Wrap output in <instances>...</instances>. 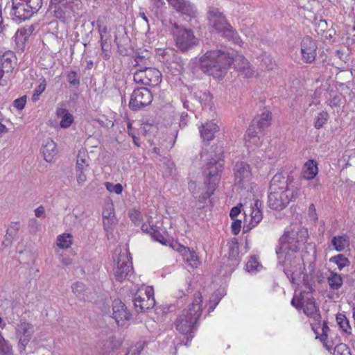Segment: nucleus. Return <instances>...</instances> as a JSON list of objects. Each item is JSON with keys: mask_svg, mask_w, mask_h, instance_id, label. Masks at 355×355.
Masks as SVG:
<instances>
[{"mask_svg": "<svg viewBox=\"0 0 355 355\" xmlns=\"http://www.w3.org/2000/svg\"><path fill=\"white\" fill-rule=\"evenodd\" d=\"M308 237L307 229L295 224L288 227L279 240L276 253L279 261L284 262V272L293 283L300 277L304 269L301 259L293 257V253L306 242Z\"/></svg>", "mask_w": 355, "mask_h": 355, "instance_id": "1", "label": "nucleus"}, {"mask_svg": "<svg viewBox=\"0 0 355 355\" xmlns=\"http://www.w3.org/2000/svg\"><path fill=\"white\" fill-rule=\"evenodd\" d=\"M202 295L200 293H197L188 309L183 310L175 321L176 330L187 336L186 345L194 337V330L202 315Z\"/></svg>", "mask_w": 355, "mask_h": 355, "instance_id": "2", "label": "nucleus"}, {"mask_svg": "<svg viewBox=\"0 0 355 355\" xmlns=\"http://www.w3.org/2000/svg\"><path fill=\"white\" fill-rule=\"evenodd\" d=\"M232 64V58L220 50L208 51L200 58L201 70L216 79L222 78Z\"/></svg>", "mask_w": 355, "mask_h": 355, "instance_id": "3", "label": "nucleus"}, {"mask_svg": "<svg viewBox=\"0 0 355 355\" xmlns=\"http://www.w3.org/2000/svg\"><path fill=\"white\" fill-rule=\"evenodd\" d=\"M208 19L210 25L215 28L222 36L227 37L234 43L241 46L243 41L237 32L227 21L223 13L217 8H211L208 13Z\"/></svg>", "mask_w": 355, "mask_h": 355, "instance_id": "4", "label": "nucleus"}, {"mask_svg": "<svg viewBox=\"0 0 355 355\" xmlns=\"http://www.w3.org/2000/svg\"><path fill=\"white\" fill-rule=\"evenodd\" d=\"M309 291H303L297 294L295 292L292 300L291 304L297 310L302 309L304 313L313 320L320 323L321 316L319 309L315 305L314 298L311 296L310 292L313 291L311 286L307 287Z\"/></svg>", "mask_w": 355, "mask_h": 355, "instance_id": "5", "label": "nucleus"}, {"mask_svg": "<svg viewBox=\"0 0 355 355\" xmlns=\"http://www.w3.org/2000/svg\"><path fill=\"white\" fill-rule=\"evenodd\" d=\"M222 151L219 149L215 157H211L205 165L203 170L204 180L207 184H210L209 191H215L220 181L221 173L223 170V162L221 159Z\"/></svg>", "mask_w": 355, "mask_h": 355, "instance_id": "6", "label": "nucleus"}, {"mask_svg": "<svg viewBox=\"0 0 355 355\" xmlns=\"http://www.w3.org/2000/svg\"><path fill=\"white\" fill-rule=\"evenodd\" d=\"M80 0H51L49 10L62 22H69L74 16V7Z\"/></svg>", "mask_w": 355, "mask_h": 355, "instance_id": "7", "label": "nucleus"}, {"mask_svg": "<svg viewBox=\"0 0 355 355\" xmlns=\"http://www.w3.org/2000/svg\"><path fill=\"white\" fill-rule=\"evenodd\" d=\"M171 34L177 48L181 51H186L196 44V39L190 30L180 27L178 24L172 25Z\"/></svg>", "mask_w": 355, "mask_h": 355, "instance_id": "8", "label": "nucleus"}, {"mask_svg": "<svg viewBox=\"0 0 355 355\" xmlns=\"http://www.w3.org/2000/svg\"><path fill=\"white\" fill-rule=\"evenodd\" d=\"M269 191L300 192L293 177L284 171L278 172L272 177L270 182Z\"/></svg>", "mask_w": 355, "mask_h": 355, "instance_id": "9", "label": "nucleus"}, {"mask_svg": "<svg viewBox=\"0 0 355 355\" xmlns=\"http://www.w3.org/2000/svg\"><path fill=\"white\" fill-rule=\"evenodd\" d=\"M300 192H286L285 191H269L268 203L270 208L282 210L290 202L296 200Z\"/></svg>", "mask_w": 355, "mask_h": 355, "instance_id": "10", "label": "nucleus"}, {"mask_svg": "<svg viewBox=\"0 0 355 355\" xmlns=\"http://www.w3.org/2000/svg\"><path fill=\"white\" fill-rule=\"evenodd\" d=\"M133 80L138 84L155 87L162 82V73L155 68L146 67L136 71Z\"/></svg>", "mask_w": 355, "mask_h": 355, "instance_id": "11", "label": "nucleus"}, {"mask_svg": "<svg viewBox=\"0 0 355 355\" xmlns=\"http://www.w3.org/2000/svg\"><path fill=\"white\" fill-rule=\"evenodd\" d=\"M133 303L137 309L145 311L155 306L153 288L150 286H142L139 288L133 297Z\"/></svg>", "mask_w": 355, "mask_h": 355, "instance_id": "12", "label": "nucleus"}, {"mask_svg": "<svg viewBox=\"0 0 355 355\" xmlns=\"http://www.w3.org/2000/svg\"><path fill=\"white\" fill-rule=\"evenodd\" d=\"M234 184L241 188H246L252 179L251 166L245 162H237L233 168Z\"/></svg>", "mask_w": 355, "mask_h": 355, "instance_id": "13", "label": "nucleus"}, {"mask_svg": "<svg viewBox=\"0 0 355 355\" xmlns=\"http://www.w3.org/2000/svg\"><path fill=\"white\" fill-rule=\"evenodd\" d=\"M159 59L165 67L173 75L180 74L184 69L182 59L173 50L163 51Z\"/></svg>", "mask_w": 355, "mask_h": 355, "instance_id": "14", "label": "nucleus"}, {"mask_svg": "<svg viewBox=\"0 0 355 355\" xmlns=\"http://www.w3.org/2000/svg\"><path fill=\"white\" fill-rule=\"evenodd\" d=\"M153 101V96L149 89L139 88L135 89L130 96L129 107L132 110H138L148 105Z\"/></svg>", "mask_w": 355, "mask_h": 355, "instance_id": "15", "label": "nucleus"}, {"mask_svg": "<svg viewBox=\"0 0 355 355\" xmlns=\"http://www.w3.org/2000/svg\"><path fill=\"white\" fill-rule=\"evenodd\" d=\"M114 260L116 261V266L114 269L115 277L118 281L121 282L126 278L132 270L131 258L128 253L125 251L120 252L117 259L114 257Z\"/></svg>", "mask_w": 355, "mask_h": 355, "instance_id": "16", "label": "nucleus"}, {"mask_svg": "<svg viewBox=\"0 0 355 355\" xmlns=\"http://www.w3.org/2000/svg\"><path fill=\"white\" fill-rule=\"evenodd\" d=\"M210 184L204 180L202 184H197L195 181L190 180L188 188L194 198L200 203H205L211 197L215 191H209Z\"/></svg>", "mask_w": 355, "mask_h": 355, "instance_id": "17", "label": "nucleus"}, {"mask_svg": "<svg viewBox=\"0 0 355 355\" xmlns=\"http://www.w3.org/2000/svg\"><path fill=\"white\" fill-rule=\"evenodd\" d=\"M318 46L315 42L309 36L303 37L300 42V54L305 63H312L317 55Z\"/></svg>", "mask_w": 355, "mask_h": 355, "instance_id": "18", "label": "nucleus"}, {"mask_svg": "<svg viewBox=\"0 0 355 355\" xmlns=\"http://www.w3.org/2000/svg\"><path fill=\"white\" fill-rule=\"evenodd\" d=\"M16 336L19 339V348L25 350L34 333L33 326L26 322L20 321L15 327Z\"/></svg>", "mask_w": 355, "mask_h": 355, "instance_id": "19", "label": "nucleus"}, {"mask_svg": "<svg viewBox=\"0 0 355 355\" xmlns=\"http://www.w3.org/2000/svg\"><path fill=\"white\" fill-rule=\"evenodd\" d=\"M232 63L239 73L244 78H252L255 74V70L249 61L242 55H238L233 60Z\"/></svg>", "mask_w": 355, "mask_h": 355, "instance_id": "20", "label": "nucleus"}, {"mask_svg": "<svg viewBox=\"0 0 355 355\" xmlns=\"http://www.w3.org/2000/svg\"><path fill=\"white\" fill-rule=\"evenodd\" d=\"M130 313L125 304L118 299L112 302V318L119 325H123L130 318Z\"/></svg>", "mask_w": 355, "mask_h": 355, "instance_id": "21", "label": "nucleus"}, {"mask_svg": "<svg viewBox=\"0 0 355 355\" xmlns=\"http://www.w3.org/2000/svg\"><path fill=\"white\" fill-rule=\"evenodd\" d=\"M15 20L24 21L29 19L33 14L28 8L26 2L19 0H12V9L11 12Z\"/></svg>", "mask_w": 355, "mask_h": 355, "instance_id": "22", "label": "nucleus"}, {"mask_svg": "<svg viewBox=\"0 0 355 355\" xmlns=\"http://www.w3.org/2000/svg\"><path fill=\"white\" fill-rule=\"evenodd\" d=\"M312 329L316 334V338H319L320 340L323 343L324 347L327 348L328 351H331L332 349V345H330L327 342V331L329 330V327L327 323L324 321L321 323V320L320 323L318 322H311Z\"/></svg>", "mask_w": 355, "mask_h": 355, "instance_id": "23", "label": "nucleus"}, {"mask_svg": "<svg viewBox=\"0 0 355 355\" xmlns=\"http://www.w3.org/2000/svg\"><path fill=\"white\" fill-rule=\"evenodd\" d=\"M177 11L182 14L192 17L195 15L194 7L186 0H166Z\"/></svg>", "mask_w": 355, "mask_h": 355, "instance_id": "24", "label": "nucleus"}, {"mask_svg": "<svg viewBox=\"0 0 355 355\" xmlns=\"http://www.w3.org/2000/svg\"><path fill=\"white\" fill-rule=\"evenodd\" d=\"M33 31L34 27L33 26H28L18 29L15 35V41L17 46L19 49H24L26 42Z\"/></svg>", "mask_w": 355, "mask_h": 355, "instance_id": "25", "label": "nucleus"}, {"mask_svg": "<svg viewBox=\"0 0 355 355\" xmlns=\"http://www.w3.org/2000/svg\"><path fill=\"white\" fill-rule=\"evenodd\" d=\"M102 216L103 218V225L105 230L108 231L110 229H112V225L116 222L114 205L112 202H108L105 204Z\"/></svg>", "mask_w": 355, "mask_h": 355, "instance_id": "26", "label": "nucleus"}, {"mask_svg": "<svg viewBox=\"0 0 355 355\" xmlns=\"http://www.w3.org/2000/svg\"><path fill=\"white\" fill-rule=\"evenodd\" d=\"M219 130L218 125L213 121L206 122L199 127L200 133L203 140L210 141L215 137Z\"/></svg>", "mask_w": 355, "mask_h": 355, "instance_id": "27", "label": "nucleus"}, {"mask_svg": "<svg viewBox=\"0 0 355 355\" xmlns=\"http://www.w3.org/2000/svg\"><path fill=\"white\" fill-rule=\"evenodd\" d=\"M183 259L192 268H197L200 263V261L196 252L189 248L180 246L179 249Z\"/></svg>", "mask_w": 355, "mask_h": 355, "instance_id": "28", "label": "nucleus"}, {"mask_svg": "<svg viewBox=\"0 0 355 355\" xmlns=\"http://www.w3.org/2000/svg\"><path fill=\"white\" fill-rule=\"evenodd\" d=\"M42 151L44 159L47 162H52L56 155V144L51 139L48 138L43 142Z\"/></svg>", "mask_w": 355, "mask_h": 355, "instance_id": "29", "label": "nucleus"}, {"mask_svg": "<svg viewBox=\"0 0 355 355\" xmlns=\"http://www.w3.org/2000/svg\"><path fill=\"white\" fill-rule=\"evenodd\" d=\"M257 134L254 128L250 127L248 129L245 136V143L248 149L253 150L254 148L261 145L260 138Z\"/></svg>", "mask_w": 355, "mask_h": 355, "instance_id": "30", "label": "nucleus"}, {"mask_svg": "<svg viewBox=\"0 0 355 355\" xmlns=\"http://www.w3.org/2000/svg\"><path fill=\"white\" fill-rule=\"evenodd\" d=\"M349 237L347 234L333 236L331 244L337 252H342L349 246Z\"/></svg>", "mask_w": 355, "mask_h": 355, "instance_id": "31", "label": "nucleus"}, {"mask_svg": "<svg viewBox=\"0 0 355 355\" xmlns=\"http://www.w3.org/2000/svg\"><path fill=\"white\" fill-rule=\"evenodd\" d=\"M56 114L60 118V125L62 128H67L71 125L73 122V116L66 108L58 107Z\"/></svg>", "mask_w": 355, "mask_h": 355, "instance_id": "32", "label": "nucleus"}, {"mask_svg": "<svg viewBox=\"0 0 355 355\" xmlns=\"http://www.w3.org/2000/svg\"><path fill=\"white\" fill-rule=\"evenodd\" d=\"M271 119L270 112H263L261 115L254 119L253 125H256L259 129H265L270 125Z\"/></svg>", "mask_w": 355, "mask_h": 355, "instance_id": "33", "label": "nucleus"}, {"mask_svg": "<svg viewBox=\"0 0 355 355\" xmlns=\"http://www.w3.org/2000/svg\"><path fill=\"white\" fill-rule=\"evenodd\" d=\"M318 171L317 164L309 159L304 165L303 177L306 180H312L318 174Z\"/></svg>", "mask_w": 355, "mask_h": 355, "instance_id": "34", "label": "nucleus"}, {"mask_svg": "<svg viewBox=\"0 0 355 355\" xmlns=\"http://www.w3.org/2000/svg\"><path fill=\"white\" fill-rule=\"evenodd\" d=\"M259 206H261V202L259 200H256L254 206L250 209V225L252 227L256 226L262 220L263 216Z\"/></svg>", "mask_w": 355, "mask_h": 355, "instance_id": "35", "label": "nucleus"}, {"mask_svg": "<svg viewBox=\"0 0 355 355\" xmlns=\"http://www.w3.org/2000/svg\"><path fill=\"white\" fill-rule=\"evenodd\" d=\"M14 58V53L10 51L5 52L0 56V66L6 71V73L11 71Z\"/></svg>", "mask_w": 355, "mask_h": 355, "instance_id": "36", "label": "nucleus"}, {"mask_svg": "<svg viewBox=\"0 0 355 355\" xmlns=\"http://www.w3.org/2000/svg\"><path fill=\"white\" fill-rule=\"evenodd\" d=\"M327 282L331 289L338 290L343 286V280L340 275L331 271L327 277Z\"/></svg>", "mask_w": 355, "mask_h": 355, "instance_id": "37", "label": "nucleus"}, {"mask_svg": "<svg viewBox=\"0 0 355 355\" xmlns=\"http://www.w3.org/2000/svg\"><path fill=\"white\" fill-rule=\"evenodd\" d=\"M121 345L119 340L114 337L108 338L105 340L103 345V351L105 354H111L118 349Z\"/></svg>", "mask_w": 355, "mask_h": 355, "instance_id": "38", "label": "nucleus"}, {"mask_svg": "<svg viewBox=\"0 0 355 355\" xmlns=\"http://www.w3.org/2000/svg\"><path fill=\"white\" fill-rule=\"evenodd\" d=\"M228 258L232 261H236L239 255V243L236 239L234 238L227 243Z\"/></svg>", "mask_w": 355, "mask_h": 355, "instance_id": "39", "label": "nucleus"}, {"mask_svg": "<svg viewBox=\"0 0 355 355\" xmlns=\"http://www.w3.org/2000/svg\"><path fill=\"white\" fill-rule=\"evenodd\" d=\"M143 232L149 234L155 241H157L162 244L164 243L165 239L164 236L156 229L155 226H148L143 225L141 227Z\"/></svg>", "mask_w": 355, "mask_h": 355, "instance_id": "40", "label": "nucleus"}, {"mask_svg": "<svg viewBox=\"0 0 355 355\" xmlns=\"http://www.w3.org/2000/svg\"><path fill=\"white\" fill-rule=\"evenodd\" d=\"M72 236L69 233L59 235L57 238V245L62 249H67L72 245Z\"/></svg>", "mask_w": 355, "mask_h": 355, "instance_id": "41", "label": "nucleus"}, {"mask_svg": "<svg viewBox=\"0 0 355 355\" xmlns=\"http://www.w3.org/2000/svg\"><path fill=\"white\" fill-rule=\"evenodd\" d=\"M329 261L336 263L339 270H342L345 266L349 265V259L343 254L331 257Z\"/></svg>", "mask_w": 355, "mask_h": 355, "instance_id": "42", "label": "nucleus"}, {"mask_svg": "<svg viewBox=\"0 0 355 355\" xmlns=\"http://www.w3.org/2000/svg\"><path fill=\"white\" fill-rule=\"evenodd\" d=\"M246 270L251 273H255L261 268V265L258 261L256 257H252L246 263Z\"/></svg>", "mask_w": 355, "mask_h": 355, "instance_id": "43", "label": "nucleus"}, {"mask_svg": "<svg viewBox=\"0 0 355 355\" xmlns=\"http://www.w3.org/2000/svg\"><path fill=\"white\" fill-rule=\"evenodd\" d=\"M164 171L166 175L172 176L176 174L175 163L168 159H164L163 162Z\"/></svg>", "mask_w": 355, "mask_h": 355, "instance_id": "44", "label": "nucleus"}, {"mask_svg": "<svg viewBox=\"0 0 355 355\" xmlns=\"http://www.w3.org/2000/svg\"><path fill=\"white\" fill-rule=\"evenodd\" d=\"M329 119V114L327 112L322 111L320 112L315 118L314 126L316 129L321 128L327 121Z\"/></svg>", "mask_w": 355, "mask_h": 355, "instance_id": "45", "label": "nucleus"}, {"mask_svg": "<svg viewBox=\"0 0 355 355\" xmlns=\"http://www.w3.org/2000/svg\"><path fill=\"white\" fill-rule=\"evenodd\" d=\"M337 322L343 331L348 334L352 333V327L349 325V320L345 315H339L336 318Z\"/></svg>", "mask_w": 355, "mask_h": 355, "instance_id": "46", "label": "nucleus"}, {"mask_svg": "<svg viewBox=\"0 0 355 355\" xmlns=\"http://www.w3.org/2000/svg\"><path fill=\"white\" fill-rule=\"evenodd\" d=\"M73 293L76 295L77 297H79L82 300H85L84 297V292L85 291V286L81 282H77L72 285L71 286Z\"/></svg>", "mask_w": 355, "mask_h": 355, "instance_id": "47", "label": "nucleus"}, {"mask_svg": "<svg viewBox=\"0 0 355 355\" xmlns=\"http://www.w3.org/2000/svg\"><path fill=\"white\" fill-rule=\"evenodd\" d=\"M26 3L33 14L36 13L42 6V0H28Z\"/></svg>", "mask_w": 355, "mask_h": 355, "instance_id": "48", "label": "nucleus"}, {"mask_svg": "<svg viewBox=\"0 0 355 355\" xmlns=\"http://www.w3.org/2000/svg\"><path fill=\"white\" fill-rule=\"evenodd\" d=\"M0 355H13L12 346L6 339L0 342Z\"/></svg>", "mask_w": 355, "mask_h": 355, "instance_id": "49", "label": "nucleus"}, {"mask_svg": "<svg viewBox=\"0 0 355 355\" xmlns=\"http://www.w3.org/2000/svg\"><path fill=\"white\" fill-rule=\"evenodd\" d=\"M87 169H84L83 168L78 166L76 167V180L79 184H84L87 180V177L85 175V171Z\"/></svg>", "mask_w": 355, "mask_h": 355, "instance_id": "50", "label": "nucleus"}, {"mask_svg": "<svg viewBox=\"0 0 355 355\" xmlns=\"http://www.w3.org/2000/svg\"><path fill=\"white\" fill-rule=\"evenodd\" d=\"M105 186L107 191L112 193H115L118 195L121 194L123 191V187L119 183L114 184L110 182H105Z\"/></svg>", "mask_w": 355, "mask_h": 355, "instance_id": "51", "label": "nucleus"}, {"mask_svg": "<svg viewBox=\"0 0 355 355\" xmlns=\"http://www.w3.org/2000/svg\"><path fill=\"white\" fill-rule=\"evenodd\" d=\"M87 155L85 152H79L77 156V162H76V167L78 166L83 168L84 169H87L88 162H87Z\"/></svg>", "mask_w": 355, "mask_h": 355, "instance_id": "52", "label": "nucleus"}, {"mask_svg": "<svg viewBox=\"0 0 355 355\" xmlns=\"http://www.w3.org/2000/svg\"><path fill=\"white\" fill-rule=\"evenodd\" d=\"M334 355H349V348L343 343L337 345L334 347Z\"/></svg>", "mask_w": 355, "mask_h": 355, "instance_id": "53", "label": "nucleus"}, {"mask_svg": "<svg viewBox=\"0 0 355 355\" xmlns=\"http://www.w3.org/2000/svg\"><path fill=\"white\" fill-rule=\"evenodd\" d=\"M67 80L70 85L78 86L80 84V79L77 72L71 71L67 74Z\"/></svg>", "mask_w": 355, "mask_h": 355, "instance_id": "54", "label": "nucleus"}, {"mask_svg": "<svg viewBox=\"0 0 355 355\" xmlns=\"http://www.w3.org/2000/svg\"><path fill=\"white\" fill-rule=\"evenodd\" d=\"M26 96H23L19 98H17L13 102V105L17 110H22L26 105Z\"/></svg>", "mask_w": 355, "mask_h": 355, "instance_id": "55", "label": "nucleus"}, {"mask_svg": "<svg viewBox=\"0 0 355 355\" xmlns=\"http://www.w3.org/2000/svg\"><path fill=\"white\" fill-rule=\"evenodd\" d=\"M19 225L17 223H12L8 227L6 231V235H9L10 236H14L17 234L19 230Z\"/></svg>", "mask_w": 355, "mask_h": 355, "instance_id": "56", "label": "nucleus"}, {"mask_svg": "<svg viewBox=\"0 0 355 355\" xmlns=\"http://www.w3.org/2000/svg\"><path fill=\"white\" fill-rule=\"evenodd\" d=\"M97 26L100 34V40L103 41V40L107 39L105 35L107 33V27L105 25L101 24L98 20L97 21Z\"/></svg>", "mask_w": 355, "mask_h": 355, "instance_id": "57", "label": "nucleus"}, {"mask_svg": "<svg viewBox=\"0 0 355 355\" xmlns=\"http://www.w3.org/2000/svg\"><path fill=\"white\" fill-rule=\"evenodd\" d=\"M241 227V221L240 220H236L232 222L231 228H232V232L234 235H237L240 232Z\"/></svg>", "mask_w": 355, "mask_h": 355, "instance_id": "58", "label": "nucleus"}, {"mask_svg": "<svg viewBox=\"0 0 355 355\" xmlns=\"http://www.w3.org/2000/svg\"><path fill=\"white\" fill-rule=\"evenodd\" d=\"M264 65L266 68L268 69H273L274 66L275 65V61L271 58L270 55H265L264 58L262 60Z\"/></svg>", "mask_w": 355, "mask_h": 355, "instance_id": "59", "label": "nucleus"}, {"mask_svg": "<svg viewBox=\"0 0 355 355\" xmlns=\"http://www.w3.org/2000/svg\"><path fill=\"white\" fill-rule=\"evenodd\" d=\"M129 216L132 222L137 223L141 219V214L137 210H132L129 212Z\"/></svg>", "mask_w": 355, "mask_h": 355, "instance_id": "60", "label": "nucleus"}, {"mask_svg": "<svg viewBox=\"0 0 355 355\" xmlns=\"http://www.w3.org/2000/svg\"><path fill=\"white\" fill-rule=\"evenodd\" d=\"M40 85L35 88L34 92L38 94H41L46 89V83L44 78H42Z\"/></svg>", "mask_w": 355, "mask_h": 355, "instance_id": "61", "label": "nucleus"}, {"mask_svg": "<svg viewBox=\"0 0 355 355\" xmlns=\"http://www.w3.org/2000/svg\"><path fill=\"white\" fill-rule=\"evenodd\" d=\"M309 217L313 221H316L318 220L315 207L313 204H311L309 207Z\"/></svg>", "mask_w": 355, "mask_h": 355, "instance_id": "62", "label": "nucleus"}, {"mask_svg": "<svg viewBox=\"0 0 355 355\" xmlns=\"http://www.w3.org/2000/svg\"><path fill=\"white\" fill-rule=\"evenodd\" d=\"M241 213V209L239 207H234L232 208L230 216L233 219Z\"/></svg>", "mask_w": 355, "mask_h": 355, "instance_id": "63", "label": "nucleus"}, {"mask_svg": "<svg viewBox=\"0 0 355 355\" xmlns=\"http://www.w3.org/2000/svg\"><path fill=\"white\" fill-rule=\"evenodd\" d=\"M35 215L37 218L43 217L44 215V207L40 206L35 209Z\"/></svg>", "mask_w": 355, "mask_h": 355, "instance_id": "64", "label": "nucleus"}]
</instances>
